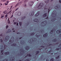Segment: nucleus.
Listing matches in <instances>:
<instances>
[{"label":"nucleus","instance_id":"nucleus-1","mask_svg":"<svg viewBox=\"0 0 61 61\" xmlns=\"http://www.w3.org/2000/svg\"><path fill=\"white\" fill-rule=\"evenodd\" d=\"M3 34L0 35V41L2 43V46H1L0 47V49L1 50H2L1 51V55H3V51H4V50L5 49V48H6V47H7V46H6V45H5L4 44V39H2L1 38V36H3V35H2Z\"/></svg>","mask_w":61,"mask_h":61},{"label":"nucleus","instance_id":"nucleus-2","mask_svg":"<svg viewBox=\"0 0 61 61\" xmlns=\"http://www.w3.org/2000/svg\"><path fill=\"white\" fill-rule=\"evenodd\" d=\"M22 48V49H20V53L21 54L19 53L18 54V56H21V55H23V54H24V53H25L24 51L23 50V48Z\"/></svg>","mask_w":61,"mask_h":61},{"label":"nucleus","instance_id":"nucleus-3","mask_svg":"<svg viewBox=\"0 0 61 61\" xmlns=\"http://www.w3.org/2000/svg\"><path fill=\"white\" fill-rule=\"evenodd\" d=\"M36 39L35 38H32L28 42L29 43H30V44H32V42L34 41V42H36Z\"/></svg>","mask_w":61,"mask_h":61},{"label":"nucleus","instance_id":"nucleus-4","mask_svg":"<svg viewBox=\"0 0 61 61\" xmlns=\"http://www.w3.org/2000/svg\"><path fill=\"white\" fill-rule=\"evenodd\" d=\"M14 37H12L10 39V40L9 41L8 43L9 44H12V43L14 42Z\"/></svg>","mask_w":61,"mask_h":61},{"label":"nucleus","instance_id":"nucleus-5","mask_svg":"<svg viewBox=\"0 0 61 61\" xmlns=\"http://www.w3.org/2000/svg\"><path fill=\"white\" fill-rule=\"evenodd\" d=\"M51 16L53 17H56V11H54L52 13Z\"/></svg>","mask_w":61,"mask_h":61},{"label":"nucleus","instance_id":"nucleus-6","mask_svg":"<svg viewBox=\"0 0 61 61\" xmlns=\"http://www.w3.org/2000/svg\"><path fill=\"white\" fill-rule=\"evenodd\" d=\"M47 23V22L46 21H45L43 22H41V25H41L42 26H44L46 25Z\"/></svg>","mask_w":61,"mask_h":61},{"label":"nucleus","instance_id":"nucleus-7","mask_svg":"<svg viewBox=\"0 0 61 61\" xmlns=\"http://www.w3.org/2000/svg\"><path fill=\"white\" fill-rule=\"evenodd\" d=\"M9 38V36H7L5 38V42H7V41L8 40Z\"/></svg>","mask_w":61,"mask_h":61},{"label":"nucleus","instance_id":"nucleus-8","mask_svg":"<svg viewBox=\"0 0 61 61\" xmlns=\"http://www.w3.org/2000/svg\"><path fill=\"white\" fill-rule=\"evenodd\" d=\"M56 32V29H54L52 30L50 32V34H53V33H55Z\"/></svg>","mask_w":61,"mask_h":61},{"label":"nucleus","instance_id":"nucleus-9","mask_svg":"<svg viewBox=\"0 0 61 61\" xmlns=\"http://www.w3.org/2000/svg\"><path fill=\"white\" fill-rule=\"evenodd\" d=\"M34 2L32 1L29 2V5L30 6H32L34 4Z\"/></svg>","mask_w":61,"mask_h":61},{"label":"nucleus","instance_id":"nucleus-10","mask_svg":"<svg viewBox=\"0 0 61 61\" xmlns=\"http://www.w3.org/2000/svg\"><path fill=\"white\" fill-rule=\"evenodd\" d=\"M15 61V58L14 57H12L10 58V61Z\"/></svg>","mask_w":61,"mask_h":61},{"label":"nucleus","instance_id":"nucleus-11","mask_svg":"<svg viewBox=\"0 0 61 61\" xmlns=\"http://www.w3.org/2000/svg\"><path fill=\"white\" fill-rule=\"evenodd\" d=\"M34 13L35 12H34L32 11L29 14V15L30 16H32V15H34Z\"/></svg>","mask_w":61,"mask_h":61},{"label":"nucleus","instance_id":"nucleus-12","mask_svg":"<svg viewBox=\"0 0 61 61\" xmlns=\"http://www.w3.org/2000/svg\"><path fill=\"white\" fill-rule=\"evenodd\" d=\"M58 7H60V6L59 5H57L55 7V8L57 9L58 8Z\"/></svg>","mask_w":61,"mask_h":61},{"label":"nucleus","instance_id":"nucleus-13","mask_svg":"<svg viewBox=\"0 0 61 61\" xmlns=\"http://www.w3.org/2000/svg\"><path fill=\"white\" fill-rule=\"evenodd\" d=\"M61 30H57L56 31V32L57 34H59V33H61Z\"/></svg>","mask_w":61,"mask_h":61},{"label":"nucleus","instance_id":"nucleus-14","mask_svg":"<svg viewBox=\"0 0 61 61\" xmlns=\"http://www.w3.org/2000/svg\"><path fill=\"white\" fill-rule=\"evenodd\" d=\"M20 43L21 44H22V45H24L25 44V42H24V41H21Z\"/></svg>","mask_w":61,"mask_h":61},{"label":"nucleus","instance_id":"nucleus-15","mask_svg":"<svg viewBox=\"0 0 61 61\" xmlns=\"http://www.w3.org/2000/svg\"><path fill=\"white\" fill-rule=\"evenodd\" d=\"M25 48L26 50H28L30 48L29 46H27L25 47Z\"/></svg>","mask_w":61,"mask_h":61},{"label":"nucleus","instance_id":"nucleus-16","mask_svg":"<svg viewBox=\"0 0 61 61\" xmlns=\"http://www.w3.org/2000/svg\"><path fill=\"white\" fill-rule=\"evenodd\" d=\"M39 5L41 7H43L44 5V3H41L39 4Z\"/></svg>","mask_w":61,"mask_h":61},{"label":"nucleus","instance_id":"nucleus-17","mask_svg":"<svg viewBox=\"0 0 61 61\" xmlns=\"http://www.w3.org/2000/svg\"><path fill=\"white\" fill-rule=\"evenodd\" d=\"M39 11H38L37 13L35 15V16H37L39 15Z\"/></svg>","mask_w":61,"mask_h":61},{"label":"nucleus","instance_id":"nucleus-18","mask_svg":"<svg viewBox=\"0 0 61 61\" xmlns=\"http://www.w3.org/2000/svg\"><path fill=\"white\" fill-rule=\"evenodd\" d=\"M34 22H37V23L38 22V20L37 19H35L34 20Z\"/></svg>","mask_w":61,"mask_h":61},{"label":"nucleus","instance_id":"nucleus-19","mask_svg":"<svg viewBox=\"0 0 61 61\" xmlns=\"http://www.w3.org/2000/svg\"><path fill=\"white\" fill-rule=\"evenodd\" d=\"M40 32L41 33H44V30H41L40 31H39V33Z\"/></svg>","mask_w":61,"mask_h":61},{"label":"nucleus","instance_id":"nucleus-20","mask_svg":"<svg viewBox=\"0 0 61 61\" xmlns=\"http://www.w3.org/2000/svg\"><path fill=\"white\" fill-rule=\"evenodd\" d=\"M11 46H16V44L15 43H14L11 45Z\"/></svg>","mask_w":61,"mask_h":61},{"label":"nucleus","instance_id":"nucleus-21","mask_svg":"<svg viewBox=\"0 0 61 61\" xmlns=\"http://www.w3.org/2000/svg\"><path fill=\"white\" fill-rule=\"evenodd\" d=\"M47 36V34L46 33V34L43 35V36L44 37H46Z\"/></svg>","mask_w":61,"mask_h":61},{"label":"nucleus","instance_id":"nucleus-22","mask_svg":"<svg viewBox=\"0 0 61 61\" xmlns=\"http://www.w3.org/2000/svg\"><path fill=\"white\" fill-rule=\"evenodd\" d=\"M47 14V13H46L44 14V15H43V17H46V16Z\"/></svg>","mask_w":61,"mask_h":61},{"label":"nucleus","instance_id":"nucleus-23","mask_svg":"<svg viewBox=\"0 0 61 61\" xmlns=\"http://www.w3.org/2000/svg\"><path fill=\"white\" fill-rule=\"evenodd\" d=\"M42 7H41V6H40V5H39L38 6V9H40V8H41Z\"/></svg>","mask_w":61,"mask_h":61},{"label":"nucleus","instance_id":"nucleus-24","mask_svg":"<svg viewBox=\"0 0 61 61\" xmlns=\"http://www.w3.org/2000/svg\"><path fill=\"white\" fill-rule=\"evenodd\" d=\"M49 0H46V1H45V3H46V4H47L48 3H49Z\"/></svg>","mask_w":61,"mask_h":61},{"label":"nucleus","instance_id":"nucleus-25","mask_svg":"<svg viewBox=\"0 0 61 61\" xmlns=\"http://www.w3.org/2000/svg\"><path fill=\"white\" fill-rule=\"evenodd\" d=\"M9 52H8L5 53V54L6 55H9Z\"/></svg>","mask_w":61,"mask_h":61},{"label":"nucleus","instance_id":"nucleus-26","mask_svg":"<svg viewBox=\"0 0 61 61\" xmlns=\"http://www.w3.org/2000/svg\"><path fill=\"white\" fill-rule=\"evenodd\" d=\"M27 56H31V54H29V55H28V54H27V56H26L25 57H27Z\"/></svg>","mask_w":61,"mask_h":61},{"label":"nucleus","instance_id":"nucleus-27","mask_svg":"<svg viewBox=\"0 0 61 61\" xmlns=\"http://www.w3.org/2000/svg\"><path fill=\"white\" fill-rule=\"evenodd\" d=\"M10 32H11V30L10 29H9L7 31V33H9Z\"/></svg>","mask_w":61,"mask_h":61},{"label":"nucleus","instance_id":"nucleus-28","mask_svg":"<svg viewBox=\"0 0 61 61\" xmlns=\"http://www.w3.org/2000/svg\"><path fill=\"white\" fill-rule=\"evenodd\" d=\"M56 20V18H55L54 19H52L51 20V21L52 22H54V21L55 20Z\"/></svg>","mask_w":61,"mask_h":61},{"label":"nucleus","instance_id":"nucleus-29","mask_svg":"<svg viewBox=\"0 0 61 61\" xmlns=\"http://www.w3.org/2000/svg\"><path fill=\"white\" fill-rule=\"evenodd\" d=\"M25 17H26L25 16H24L21 19V20H23V19H25Z\"/></svg>","mask_w":61,"mask_h":61},{"label":"nucleus","instance_id":"nucleus-30","mask_svg":"<svg viewBox=\"0 0 61 61\" xmlns=\"http://www.w3.org/2000/svg\"><path fill=\"white\" fill-rule=\"evenodd\" d=\"M35 36H36V37H39L40 36V35H37V34H36Z\"/></svg>","mask_w":61,"mask_h":61},{"label":"nucleus","instance_id":"nucleus-31","mask_svg":"<svg viewBox=\"0 0 61 61\" xmlns=\"http://www.w3.org/2000/svg\"><path fill=\"white\" fill-rule=\"evenodd\" d=\"M21 15V12L20 11H19L18 13V15Z\"/></svg>","mask_w":61,"mask_h":61},{"label":"nucleus","instance_id":"nucleus-32","mask_svg":"<svg viewBox=\"0 0 61 61\" xmlns=\"http://www.w3.org/2000/svg\"><path fill=\"white\" fill-rule=\"evenodd\" d=\"M56 39H54V40H53L52 41V42H56Z\"/></svg>","mask_w":61,"mask_h":61},{"label":"nucleus","instance_id":"nucleus-33","mask_svg":"<svg viewBox=\"0 0 61 61\" xmlns=\"http://www.w3.org/2000/svg\"><path fill=\"white\" fill-rule=\"evenodd\" d=\"M39 51H36V55H37L38 54H39Z\"/></svg>","mask_w":61,"mask_h":61},{"label":"nucleus","instance_id":"nucleus-34","mask_svg":"<svg viewBox=\"0 0 61 61\" xmlns=\"http://www.w3.org/2000/svg\"><path fill=\"white\" fill-rule=\"evenodd\" d=\"M59 55L56 58V59H58L59 57Z\"/></svg>","mask_w":61,"mask_h":61},{"label":"nucleus","instance_id":"nucleus-35","mask_svg":"<svg viewBox=\"0 0 61 61\" xmlns=\"http://www.w3.org/2000/svg\"><path fill=\"white\" fill-rule=\"evenodd\" d=\"M1 18H3L4 17V15H1Z\"/></svg>","mask_w":61,"mask_h":61},{"label":"nucleus","instance_id":"nucleus-36","mask_svg":"<svg viewBox=\"0 0 61 61\" xmlns=\"http://www.w3.org/2000/svg\"><path fill=\"white\" fill-rule=\"evenodd\" d=\"M8 61V59H6L4 60L3 61Z\"/></svg>","mask_w":61,"mask_h":61},{"label":"nucleus","instance_id":"nucleus-37","mask_svg":"<svg viewBox=\"0 0 61 61\" xmlns=\"http://www.w3.org/2000/svg\"><path fill=\"white\" fill-rule=\"evenodd\" d=\"M35 35V33H32L31 34H30V35L31 36H34V35Z\"/></svg>","mask_w":61,"mask_h":61},{"label":"nucleus","instance_id":"nucleus-38","mask_svg":"<svg viewBox=\"0 0 61 61\" xmlns=\"http://www.w3.org/2000/svg\"><path fill=\"white\" fill-rule=\"evenodd\" d=\"M23 5H24V6H26V3H24L23 4Z\"/></svg>","mask_w":61,"mask_h":61},{"label":"nucleus","instance_id":"nucleus-39","mask_svg":"<svg viewBox=\"0 0 61 61\" xmlns=\"http://www.w3.org/2000/svg\"><path fill=\"white\" fill-rule=\"evenodd\" d=\"M50 61H54V59L53 58H51L50 60Z\"/></svg>","mask_w":61,"mask_h":61},{"label":"nucleus","instance_id":"nucleus-40","mask_svg":"<svg viewBox=\"0 0 61 61\" xmlns=\"http://www.w3.org/2000/svg\"><path fill=\"white\" fill-rule=\"evenodd\" d=\"M19 25H20V26H21L22 25V22H20L19 23Z\"/></svg>","mask_w":61,"mask_h":61},{"label":"nucleus","instance_id":"nucleus-41","mask_svg":"<svg viewBox=\"0 0 61 61\" xmlns=\"http://www.w3.org/2000/svg\"><path fill=\"white\" fill-rule=\"evenodd\" d=\"M19 5V3H17L15 5V7H16V6H18V5Z\"/></svg>","mask_w":61,"mask_h":61},{"label":"nucleus","instance_id":"nucleus-42","mask_svg":"<svg viewBox=\"0 0 61 61\" xmlns=\"http://www.w3.org/2000/svg\"><path fill=\"white\" fill-rule=\"evenodd\" d=\"M61 43L60 45L58 46V47H61Z\"/></svg>","mask_w":61,"mask_h":61},{"label":"nucleus","instance_id":"nucleus-43","mask_svg":"<svg viewBox=\"0 0 61 61\" xmlns=\"http://www.w3.org/2000/svg\"><path fill=\"white\" fill-rule=\"evenodd\" d=\"M25 61H29V59H26V60H25Z\"/></svg>","mask_w":61,"mask_h":61},{"label":"nucleus","instance_id":"nucleus-44","mask_svg":"<svg viewBox=\"0 0 61 61\" xmlns=\"http://www.w3.org/2000/svg\"><path fill=\"white\" fill-rule=\"evenodd\" d=\"M7 12L5 10V11H4L3 12V13H6V12Z\"/></svg>","mask_w":61,"mask_h":61},{"label":"nucleus","instance_id":"nucleus-45","mask_svg":"<svg viewBox=\"0 0 61 61\" xmlns=\"http://www.w3.org/2000/svg\"><path fill=\"white\" fill-rule=\"evenodd\" d=\"M9 2V0H8L6 1V3L8 4V3Z\"/></svg>","mask_w":61,"mask_h":61},{"label":"nucleus","instance_id":"nucleus-46","mask_svg":"<svg viewBox=\"0 0 61 61\" xmlns=\"http://www.w3.org/2000/svg\"><path fill=\"white\" fill-rule=\"evenodd\" d=\"M59 49V48H57L56 49V50H58Z\"/></svg>","mask_w":61,"mask_h":61},{"label":"nucleus","instance_id":"nucleus-47","mask_svg":"<svg viewBox=\"0 0 61 61\" xmlns=\"http://www.w3.org/2000/svg\"><path fill=\"white\" fill-rule=\"evenodd\" d=\"M27 0H25L24 1V2H25V3H26V2H27Z\"/></svg>","mask_w":61,"mask_h":61},{"label":"nucleus","instance_id":"nucleus-48","mask_svg":"<svg viewBox=\"0 0 61 61\" xmlns=\"http://www.w3.org/2000/svg\"><path fill=\"white\" fill-rule=\"evenodd\" d=\"M29 22L27 23V25H29Z\"/></svg>","mask_w":61,"mask_h":61},{"label":"nucleus","instance_id":"nucleus-49","mask_svg":"<svg viewBox=\"0 0 61 61\" xmlns=\"http://www.w3.org/2000/svg\"><path fill=\"white\" fill-rule=\"evenodd\" d=\"M48 11V13H49V11H50V10L49 9H47Z\"/></svg>","mask_w":61,"mask_h":61},{"label":"nucleus","instance_id":"nucleus-50","mask_svg":"<svg viewBox=\"0 0 61 61\" xmlns=\"http://www.w3.org/2000/svg\"><path fill=\"white\" fill-rule=\"evenodd\" d=\"M8 25H7L6 26V29H7V28H8Z\"/></svg>","mask_w":61,"mask_h":61},{"label":"nucleus","instance_id":"nucleus-51","mask_svg":"<svg viewBox=\"0 0 61 61\" xmlns=\"http://www.w3.org/2000/svg\"><path fill=\"white\" fill-rule=\"evenodd\" d=\"M5 16L6 17H7V14L6 15H5Z\"/></svg>","mask_w":61,"mask_h":61},{"label":"nucleus","instance_id":"nucleus-52","mask_svg":"<svg viewBox=\"0 0 61 61\" xmlns=\"http://www.w3.org/2000/svg\"><path fill=\"white\" fill-rule=\"evenodd\" d=\"M16 22H15L14 23V25H16Z\"/></svg>","mask_w":61,"mask_h":61},{"label":"nucleus","instance_id":"nucleus-53","mask_svg":"<svg viewBox=\"0 0 61 61\" xmlns=\"http://www.w3.org/2000/svg\"><path fill=\"white\" fill-rule=\"evenodd\" d=\"M19 8H17L15 10V11H17V10H18V9Z\"/></svg>","mask_w":61,"mask_h":61},{"label":"nucleus","instance_id":"nucleus-54","mask_svg":"<svg viewBox=\"0 0 61 61\" xmlns=\"http://www.w3.org/2000/svg\"><path fill=\"white\" fill-rule=\"evenodd\" d=\"M8 5V4L7 3H6L5 4V5Z\"/></svg>","mask_w":61,"mask_h":61},{"label":"nucleus","instance_id":"nucleus-55","mask_svg":"<svg viewBox=\"0 0 61 61\" xmlns=\"http://www.w3.org/2000/svg\"><path fill=\"white\" fill-rule=\"evenodd\" d=\"M6 1V0H3L2 1L3 2H5V1Z\"/></svg>","mask_w":61,"mask_h":61},{"label":"nucleus","instance_id":"nucleus-56","mask_svg":"<svg viewBox=\"0 0 61 61\" xmlns=\"http://www.w3.org/2000/svg\"><path fill=\"white\" fill-rule=\"evenodd\" d=\"M51 52V50L50 51H49L48 52L49 53H50V52Z\"/></svg>","mask_w":61,"mask_h":61},{"label":"nucleus","instance_id":"nucleus-57","mask_svg":"<svg viewBox=\"0 0 61 61\" xmlns=\"http://www.w3.org/2000/svg\"><path fill=\"white\" fill-rule=\"evenodd\" d=\"M59 36L61 37V34L59 35Z\"/></svg>","mask_w":61,"mask_h":61},{"label":"nucleus","instance_id":"nucleus-58","mask_svg":"<svg viewBox=\"0 0 61 61\" xmlns=\"http://www.w3.org/2000/svg\"><path fill=\"white\" fill-rule=\"evenodd\" d=\"M19 3H20V4H21V3H22V2L20 1Z\"/></svg>","mask_w":61,"mask_h":61},{"label":"nucleus","instance_id":"nucleus-59","mask_svg":"<svg viewBox=\"0 0 61 61\" xmlns=\"http://www.w3.org/2000/svg\"><path fill=\"white\" fill-rule=\"evenodd\" d=\"M13 16V15H12L10 17V18H12V17Z\"/></svg>","mask_w":61,"mask_h":61},{"label":"nucleus","instance_id":"nucleus-60","mask_svg":"<svg viewBox=\"0 0 61 61\" xmlns=\"http://www.w3.org/2000/svg\"><path fill=\"white\" fill-rule=\"evenodd\" d=\"M18 23H17L16 24V25H17V26H18Z\"/></svg>","mask_w":61,"mask_h":61},{"label":"nucleus","instance_id":"nucleus-61","mask_svg":"<svg viewBox=\"0 0 61 61\" xmlns=\"http://www.w3.org/2000/svg\"><path fill=\"white\" fill-rule=\"evenodd\" d=\"M46 61H49V60H48V59H47L46 60Z\"/></svg>","mask_w":61,"mask_h":61},{"label":"nucleus","instance_id":"nucleus-62","mask_svg":"<svg viewBox=\"0 0 61 61\" xmlns=\"http://www.w3.org/2000/svg\"><path fill=\"white\" fill-rule=\"evenodd\" d=\"M12 10H10V11L9 12V13H10V12H11Z\"/></svg>","mask_w":61,"mask_h":61},{"label":"nucleus","instance_id":"nucleus-63","mask_svg":"<svg viewBox=\"0 0 61 61\" xmlns=\"http://www.w3.org/2000/svg\"><path fill=\"white\" fill-rule=\"evenodd\" d=\"M41 56H41V57H43V55H41Z\"/></svg>","mask_w":61,"mask_h":61},{"label":"nucleus","instance_id":"nucleus-64","mask_svg":"<svg viewBox=\"0 0 61 61\" xmlns=\"http://www.w3.org/2000/svg\"><path fill=\"white\" fill-rule=\"evenodd\" d=\"M44 9H47V8H44Z\"/></svg>","mask_w":61,"mask_h":61}]
</instances>
